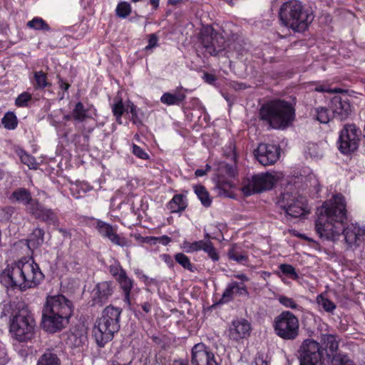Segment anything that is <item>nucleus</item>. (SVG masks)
<instances>
[{"label": "nucleus", "mask_w": 365, "mask_h": 365, "mask_svg": "<svg viewBox=\"0 0 365 365\" xmlns=\"http://www.w3.org/2000/svg\"><path fill=\"white\" fill-rule=\"evenodd\" d=\"M44 231L41 228H36L29 235L28 239V247L29 249H36L43 242Z\"/></svg>", "instance_id": "a878e982"}, {"label": "nucleus", "mask_w": 365, "mask_h": 365, "mask_svg": "<svg viewBox=\"0 0 365 365\" xmlns=\"http://www.w3.org/2000/svg\"><path fill=\"white\" fill-rule=\"evenodd\" d=\"M191 362L193 365H218L213 352L202 343L192 347Z\"/></svg>", "instance_id": "dca6fc26"}, {"label": "nucleus", "mask_w": 365, "mask_h": 365, "mask_svg": "<svg viewBox=\"0 0 365 365\" xmlns=\"http://www.w3.org/2000/svg\"><path fill=\"white\" fill-rule=\"evenodd\" d=\"M331 110H329L324 108H317L315 109L316 119L321 123H327L331 116Z\"/></svg>", "instance_id": "58836bf2"}, {"label": "nucleus", "mask_w": 365, "mask_h": 365, "mask_svg": "<svg viewBox=\"0 0 365 365\" xmlns=\"http://www.w3.org/2000/svg\"><path fill=\"white\" fill-rule=\"evenodd\" d=\"M279 268L284 275L289 277L292 279L296 280L299 279V275L292 265L282 264L279 265Z\"/></svg>", "instance_id": "a18cd8bd"}, {"label": "nucleus", "mask_w": 365, "mask_h": 365, "mask_svg": "<svg viewBox=\"0 0 365 365\" xmlns=\"http://www.w3.org/2000/svg\"><path fill=\"white\" fill-rule=\"evenodd\" d=\"M31 192L24 187H19L14 190L9 197V200L12 203H19L25 205L31 200Z\"/></svg>", "instance_id": "4be33fe9"}, {"label": "nucleus", "mask_w": 365, "mask_h": 365, "mask_svg": "<svg viewBox=\"0 0 365 365\" xmlns=\"http://www.w3.org/2000/svg\"><path fill=\"white\" fill-rule=\"evenodd\" d=\"M15 212V208L12 206H6L0 209V217L5 220H9Z\"/></svg>", "instance_id": "5fc2aeb1"}, {"label": "nucleus", "mask_w": 365, "mask_h": 365, "mask_svg": "<svg viewBox=\"0 0 365 365\" xmlns=\"http://www.w3.org/2000/svg\"><path fill=\"white\" fill-rule=\"evenodd\" d=\"M185 94L180 91L174 93H165L160 98V101L167 106H179L185 99Z\"/></svg>", "instance_id": "5701e85b"}, {"label": "nucleus", "mask_w": 365, "mask_h": 365, "mask_svg": "<svg viewBox=\"0 0 365 365\" xmlns=\"http://www.w3.org/2000/svg\"><path fill=\"white\" fill-rule=\"evenodd\" d=\"M34 78L35 82L34 86L36 89H43L51 85L48 81L46 73L42 71L34 72Z\"/></svg>", "instance_id": "72a5a7b5"}, {"label": "nucleus", "mask_w": 365, "mask_h": 365, "mask_svg": "<svg viewBox=\"0 0 365 365\" xmlns=\"http://www.w3.org/2000/svg\"><path fill=\"white\" fill-rule=\"evenodd\" d=\"M37 365H60V361L56 354L47 351L40 357Z\"/></svg>", "instance_id": "c9c22d12"}, {"label": "nucleus", "mask_w": 365, "mask_h": 365, "mask_svg": "<svg viewBox=\"0 0 365 365\" xmlns=\"http://www.w3.org/2000/svg\"><path fill=\"white\" fill-rule=\"evenodd\" d=\"M203 78L207 83L210 84L215 81V77L210 73H205Z\"/></svg>", "instance_id": "338daca9"}, {"label": "nucleus", "mask_w": 365, "mask_h": 365, "mask_svg": "<svg viewBox=\"0 0 365 365\" xmlns=\"http://www.w3.org/2000/svg\"><path fill=\"white\" fill-rule=\"evenodd\" d=\"M306 158L308 156L312 160H319L323 157V150L317 143H309L305 150Z\"/></svg>", "instance_id": "c756f323"}, {"label": "nucleus", "mask_w": 365, "mask_h": 365, "mask_svg": "<svg viewBox=\"0 0 365 365\" xmlns=\"http://www.w3.org/2000/svg\"><path fill=\"white\" fill-rule=\"evenodd\" d=\"M276 182L275 178L269 173L255 175L244 182L242 190L248 196L272 188Z\"/></svg>", "instance_id": "ddd939ff"}, {"label": "nucleus", "mask_w": 365, "mask_h": 365, "mask_svg": "<svg viewBox=\"0 0 365 365\" xmlns=\"http://www.w3.org/2000/svg\"><path fill=\"white\" fill-rule=\"evenodd\" d=\"M300 365H322L323 351L312 339L304 340L299 350Z\"/></svg>", "instance_id": "f8f14e48"}, {"label": "nucleus", "mask_w": 365, "mask_h": 365, "mask_svg": "<svg viewBox=\"0 0 365 365\" xmlns=\"http://www.w3.org/2000/svg\"><path fill=\"white\" fill-rule=\"evenodd\" d=\"M19 157L22 163L26 165L30 169L36 168V162L35 158L31 156L23 150L19 153Z\"/></svg>", "instance_id": "49530a36"}, {"label": "nucleus", "mask_w": 365, "mask_h": 365, "mask_svg": "<svg viewBox=\"0 0 365 365\" xmlns=\"http://www.w3.org/2000/svg\"><path fill=\"white\" fill-rule=\"evenodd\" d=\"M204 244V240H199L192 243L185 241L183 242V248L186 250L187 252H197L202 250Z\"/></svg>", "instance_id": "09e8293b"}, {"label": "nucleus", "mask_w": 365, "mask_h": 365, "mask_svg": "<svg viewBox=\"0 0 365 365\" xmlns=\"http://www.w3.org/2000/svg\"><path fill=\"white\" fill-rule=\"evenodd\" d=\"M143 311L148 314L149 312H150L151 311V309H152V306H151V304L149 303V302H145V303H143L141 305H140Z\"/></svg>", "instance_id": "774afa93"}, {"label": "nucleus", "mask_w": 365, "mask_h": 365, "mask_svg": "<svg viewBox=\"0 0 365 365\" xmlns=\"http://www.w3.org/2000/svg\"><path fill=\"white\" fill-rule=\"evenodd\" d=\"M195 192L205 207H208L210 206L212 200L210 197L209 193L203 186H195Z\"/></svg>", "instance_id": "4c0bfd02"}, {"label": "nucleus", "mask_w": 365, "mask_h": 365, "mask_svg": "<svg viewBox=\"0 0 365 365\" xmlns=\"http://www.w3.org/2000/svg\"><path fill=\"white\" fill-rule=\"evenodd\" d=\"M123 356V353L118 352L110 361L109 365H130L131 361L124 360Z\"/></svg>", "instance_id": "864d4df0"}, {"label": "nucleus", "mask_w": 365, "mask_h": 365, "mask_svg": "<svg viewBox=\"0 0 365 365\" xmlns=\"http://www.w3.org/2000/svg\"><path fill=\"white\" fill-rule=\"evenodd\" d=\"M43 277L38 264L34 259L22 258L1 273L0 281L7 288L26 290L37 286Z\"/></svg>", "instance_id": "f03ea898"}, {"label": "nucleus", "mask_w": 365, "mask_h": 365, "mask_svg": "<svg viewBox=\"0 0 365 365\" xmlns=\"http://www.w3.org/2000/svg\"><path fill=\"white\" fill-rule=\"evenodd\" d=\"M11 315L10 331L21 342L30 341L34 335L36 322L33 314L23 303L5 304L2 316Z\"/></svg>", "instance_id": "20e7f679"}, {"label": "nucleus", "mask_w": 365, "mask_h": 365, "mask_svg": "<svg viewBox=\"0 0 365 365\" xmlns=\"http://www.w3.org/2000/svg\"><path fill=\"white\" fill-rule=\"evenodd\" d=\"M146 285H151L156 284V280L153 278H150L146 274L145 276H143V280H142Z\"/></svg>", "instance_id": "69168bd1"}, {"label": "nucleus", "mask_w": 365, "mask_h": 365, "mask_svg": "<svg viewBox=\"0 0 365 365\" xmlns=\"http://www.w3.org/2000/svg\"><path fill=\"white\" fill-rule=\"evenodd\" d=\"M315 91H318V92H322V93H339V91L338 89H331L329 88L328 86H325V85H319V86H317L316 88H315Z\"/></svg>", "instance_id": "bf43d9fd"}, {"label": "nucleus", "mask_w": 365, "mask_h": 365, "mask_svg": "<svg viewBox=\"0 0 365 365\" xmlns=\"http://www.w3.org/2000/svg\"><path fill=\"white\" fill-rule=\"evenodd\" d=\"M316 302L327 313L333 314L336 309L335 303L325 297L323 294H320L317 297Z\"/></svg>", "instance_id": "7c9ffc66"}, {"label": "nucleus", "mask_w": 365, "mask_h": 365, "mask_svg": "<svg viewBox=\"0 0 365 365\" xmlns=\"http://www.w3.org/2000/svg\"><path fill=\"white\" fill-rule=\"evenodd\" d=\"M96 229L103 238L108 239L112 244L120 247H128L131 245V241L117 233L118 227L98 220Z\"/></svg>", "instance_id": "4468645a"}, {"label": "nucleus", "mask_w": 365, "mask_h": 365, "mask_svg": "<svg viewBox=\"0 0 365 365\" xmlns=\"http://www.w3.org/2000/svg\"><path fill=\"white\" fill-rule=\"evenodd\" d=\"M279 302L287 308H290L294 310L302 311V307L297 304L296 302L292 299L287 296L281 295L278 297Z\"/></svg>", "instance_id": "79ce46f5"}, {"label": "nucleus", "mask_w": 365, "mask_h": 365, "mask_svg": "<svg viewBox=\"0 0 365 365\" xmlns=\"http://www.w3.org/2000/svg\"><path fill=\"white\" fill-rule=\"evenodd\" d=\"M187 207V202L183 195H175L168 205V210L173 212H181Z\"/></svg>", "instance_id": "b1692460"}, {"label": "nucleus", "mask_w": 365, "mask_h": 365, "mask_svg": "<svg viewBox=\"0 0 365 365\" xmlns=\"http://www.w3.org/2000/svg\"><path fill=\"white\" fill-rule=\"evenodd\" d=\"M122 310L113 306L106 307L94 324L93 336L100 346L112 340L120 329V317Z\"/></svg>", "instance_id": "0eeeda50"}, {"label": "nucleus", "mask_w": 365, "mask_h": 365, "mask_svg": "<svg viewBox=\"0 0 365 365\" xmlns=\"http://www.w3.org/2000/svg\"><path fill=\"white\" fill-rule=\"evenodd\" d=\"M227 255L229 258L238 263L245 264L248 261V257L245 252H242L236 245L229 249Z\"/></svg>", "instance_id": "cd10ccee"}, {"label": "nucleus", "mask_w": 365, "mask_h": 365, "mask_svg": "<svg viewBox=\"0 0 365 365\" xmlns=\"http://www.w3.org/2000/svg\"><path fill=\"white\" fill-rule=\"evenodd\" d=\"M72 302L62 294L48 296L42 311V327L49 333L61 330L68 324Z\"/></svg>", "instance_id": "7ed1b4c3"}, {"label": "nucleus", "mask_w": 365, "mask_h": 365, "mask_svg": "<svg viewBox=\"0 0 365 365\" xmlns=\"http://www.w3.org/2000/svg\"><path fill=\"white\" fill-rule=\"evenodd\" d=\"M232 186V183L229 181H225V180H219L217 184V187L220 189V190H224V191H226L227 190H229L230 188H231Z\"/></svg>", "instance_id": "052dcab7"}, {"label": "nucleus", "mask_w": 365, "mask_h": 365, "mask_svg": "<svg viewBox=\"0 0 365 365\" xmlns=\"http://www.w3.org/2000/svg\"><path fill=\"white\" fill-rule=\"evenodd\" d=\"M337 336L333 334H323L322 336V341L324 343L325 349L329 353V355H332V357L339 347V341L337 340Z\"/></svg>", "instance_id": "bb28decb"}, {"label": "nucleus", "mask_w": 365, "mask_h": 365, "mask_svg": "<svg viewBox=\"0 0 365 365\" xmlns=\"http://www.w3.org/2000/svg\"><path fill=\"white\" fill-rule=\"evenodd\" d=\"M259 117L272 128L284 129L292 124L295 118V109L289 102L274 100L261 107Z\"/></svg>", "instance_id": "423d86ee"}, {"label": "nucleus", "mask_w": 365, "mask_h": 365, "mask_svg": "<svg viewBox=\"0 0 365 365\" xmlns=\"http://www.w3.org/2000/svg\"><path fill=\"white\" fill-rule=\"evenodd\" d=\"M255 156L264 166L273 165L279 158V148L275 145L261 143L255 150Z\"/></svg>", "instance_id": "2eb2a0df"}, {"label": "nucleus", "mask_w": 365, "mask_h": 365, "mask_svg": "<svg viewBox=\"0 0 365 365\" xmlns=\"http://www.w3.org/2000/svg\"><path fill=\"white\" fill-rule=\"evenodd\" d=\"M158 38L155 34L149 35L148 44L145 46V50H151L158 46Z\"/></svg>", "instance_id": "13d9d810"}, {"label": "nucleus", "mask_w": 365, "mask_h": 365, "mask_svg": "<svg viewBox=\"0 0 365 365\" xmlns=\"http://www.w3.org/2000/svg\"><path fill=\"white\" fill-rule=\"evenodd\" d=\"M248 297L247 287L243 283H238L236 281H231L228 283L224 290L220 301L227 303L232 301L235 297Z\"/></svg>", "instance_id": "f3484780"}, {"label": "nucleus", "mask_w": 365, "mask_h": 365, "mask_svg": "<svg viewBox=\"0 0 365 365\" xmlns=\"http://www.w3.org/2000/svg\"><path fill=\"white\" fill-rule=\"evenodd\" d=\"M112 111L118 123H121V117L125 112H127V106L123 103L120 98L115 97L112 105Z\"/></svg>", "instance_id": "c85d7f7f"}, {"label": "nucleus", "mask_w": 365, "mask_h": 365, "mask_svg": "<svg viewBox=\"0 0 365 365\" xmlns=\"http://www.w3.org/2000/svg\"><path fill=\"white\" fill-rule=\"evenodd\" d=\"M161 259L170 267L173 266V260L172 257L168 254L160 255Z\"/></svg>", "instance_id": "e2e57ef3"}, {"label": "nucleus", "mask_w": 365, "mask_h": 365, "mask_svg": "<svg viewBox=\"0 0 365 365\" xmlns=\"http://www.w3.org/2000/svg\"><path fill=\"white\" fill-rule=\"evenodd\" d=\"M4 127L8 130H14L16 128L18 120L13 112H7L1 119Z\"/></svg>", "instance_id": "e433bc0d"}, {"label": "nucleus", "mask_w": 365, "mask_h": 365, "mask_svg": "<svg viewBox=\"0 0 365 365\" xmlns=\"http://www.w3.org/2000/svg\"><path fill=\"white\" fill-rule=\"evenodd\" d=\"M26 26L34 30H41L49 31L51 27L41 17H34L31 21H28Z\"/></svg>", "instance_id": "f704fd0d"}, {"label": "nucleus", "mask_w": 365, "mask_h": 365, "mask_svg": "<svg viewBox=\"0 0 365 365\" xmlns=\"http://www.w3.org/2000/svg\"><path fill=\"white\" fill-rule=\"evenodd\" d=\"M361 130L354 124H346L341 130L338 140V148L341 153L354 152L359 146Z\"/></svg>", "instance_id": "9d476101"}, {"label": "nucleus", "mask_w": 365, "mask_h": 365, "mask_svg": "<svg viewBox=\"0 0 365 365\" xmlns=\"http://www.w3.org/2000/svg\"><path fill=\"white\" fill-rule=\"evenodd\" d=\"M279 16L282 24L295 32L307 30L314 20L312 12L299 0H289L280 6Z\"/></svg>", "instance_id": "39448f33"}, {"label": "nucleus", "mask_w": 365, "mask_h": 365, "mask_svg": "<svg viewBox=\"0 0 365 365\" xmlns=\"http://www.w3.org/2000/svg\"><path fill=\"white\" fill-rule=\"evenodd\" d=\"M118 284H120V287L123 291L124 295V302L128 307L131 305V299H130V292L134 286V281L131 278H130L127 273L125 274H123L118 280H117Z\"/></svg>", "instance_id": "412c9836"}, {"label": "nucleus", "mask_w": 365, "mask_h": 365, "mask_svg": "<svg viewBox=\"0 0 365 365\" xmlns=\"http://www.w3.org/2000/svg\"><path fill=\"white\" fill-rule=\"evenodd\" d=\"M351 112V105L346 99L334 97L331 101V113L340 120L347 117Z\"/></svg>", "instance_id": "aec40b11"}, {"label": "nucleus", "mask_w": 365, "mask_h": 365, "mask_svg": "<svg viewBox=\"0 0 365 365\" xmlns=\"http://www.w3.org/2000/svg\"><path fill=\"white\" fill-rule=\"evenodd\" d=\"M175 261L180 264L183 268L193 272L195 268L191 264L190 259L183 253H177L175 255Z\"/></svg>", "instance_id": "ea45409f"}, {"label": "nucleus", "mask_w": 365, "mask_h": 365, "mask_svg": "<svg viewBox=\"0 0 365 365\" xmlns=\"http://www.w3.org/2000/svg\"><path fill=\"white\" fill-rule=\"evenodd\" d=\"M88 110L85 108L81 102H78L72 110V117L75 120L82 122L89 118Z\"/></svg>", "instance_id": "473e14b6"}, {"label": "nucleus", "mask_w": 365, "mask_h": 365, "mask_svg": "<svg viewBox=\"0 0 365 365\" xmlns=\"http://www.w3.org/2000/svg\"><path fill=\"white\" fill-rule=\"evenodd\" d=\"M37 219L44 221L47 224L56 225L58 223L57 216L51 209H46L43 207Z\"/></svg>", "instance_id": "2f4dec72"}, {"label": "nucleus", "mask_w": 365, "mask_h": 365, "mask_svg": "<svg viewBox=\"0 0 365 365\" xmlns=\"http://www.w3.org/2000/svg\"><path fill=\"white\" fill-rule=\"evenodd\" d=\"M250 325L245 319L232 322L230 328L229 337L233 341H238L249 336Z\"/></svg>", "instance_id": "6ab92c4d"}, {"label": "nucleus", "mask_w": 365, "mask_h": 365, "mask_svg": "<svg viewBox=\"0 0 365 365\" xmlns=\"http://www.w3.org/2000/svg\"><path fill=\"white\" fill-rule=\"evenodd\" d=\"M315 230L320 237L336 240L342 233L349 246H359L365 240V227L351 224L345 227L346 210L344 197L336 194L317 208Z\"/></svg>", "instance_id": "f257e3e1"}, {"label": "nucleus", "mask_w": 365, "mask_h": 365, "mask_svg": "<svg viewBox=\"0 0 365 365\" xmlns=\"http://www.w3.org/2000/svg\"><path fill=\"white\" fill-rule=\"evenodd\" d=\"M331 365H356L354 361L345 354H335L331 359Z\"/></svg>", "instance_id": "c03bdc74"}, {"label": "nucleus", "mask_w": 365, "mask_h": 365, "mask_svg": "<svg viewBox=\"0 0 365 365\" xmlns=\"http://www.w3.org/2000/svg\"><path fill=\"white\" fill-rule=\"evenodd\" d=\"M133 153L140 159L146 160L148 158V155L144 151V150L137 145H133Z\"/></svg>", "instance_id": "6e6d98bb"}, {"label": "nucleus", "mask_w": 365, "mask_h": 365, "mask_svg": "<svg viewBox=\"0 0 365 365\" xmlns=\"http://www.w3.org/2000/svg\"><path fill=\"white\" fill-rule=\"evenodd\" d=\"M234 277L240 280L238 283H243V284L249 281L248 277L245 274H234Z\"/></svg>", "instance_id": "0e129e2a"}, {"label": "nucleus", "mask_w": 365, "mask_h": 365, "mask_svg": "<svg viewBox=\"0 0 365 365\" xmlns=\"http://www.w3.org/2000/svg\"><path fill=\"white\" fill-rule=\"evenodd\" d=\"M25 206L26 211L29 214L34 215L36 218L43 208V206L39 203V202L36 199H33V197H31V201L28 204H26Z\"/></svg>", "instance_id": "a19ab883"}, {"label": "nucleus", "mask_w": 365, "mask_h": 365, "mask_svg": "<svg viewBox=\"0 0 365 365\" xmlns=\"http://www.w3.org/2000/svg\"><path fill=\"white\" fill-rule=\"evenodd\" d=\"M86 335L81 330H75L68 334L66 344L71 346L79 347L86 341Z\"/></svg>", "instance_id": "393cba45"}, {"label": "nucleus", "mask_w": 365, "mask_h": 365, "mask_svg": "<svg viewBox=\"0 0 365 365\" xmlns=\"http://www.w3.org/2000/svg\"><path fill=\"white\" fill-rule=\"evenodd\" d=\"M201 42L206 51L212 56H216L226 48L225 38L210 26L202 29Z\"/></svg>", "instance_id": "9b49d317"}, {"label": "nucleus", "mask_w": 365, "mask_h": 365, "mask_svg": "<svg viewBox=\"0 0 365 365\" xmlns=\"http://www.w3.org/2000/svg\"><path fill=\"white\" fill-rule=\"evenodd\" d=\"M31 100V95L28 92H24L16 98L15 103L18 107H26Z\"/></svg>", "instance_id": "603ef678"}, {"label": "nucleus", "mask_w": 365, "mask_h": 365, "mask_svg": "<svg viewBox=\"0 0 365 365\" xmlns=\"http://www.w3.org/2000/svg\"><path fill=\"white\" fill-rule=\"evenodd\" d=\"M115 11L118 16L124 19L131 12L130 5L127 2H120L118 4Z\"/></svg>", "instance_id": "8fccbe9b"}, {"label": "nucleus", "mask_w": 365, "mask_h": 365, "mask_svg": "<svg viewBox=\"0 0 365 365\" xmlns=\"http://www.w3.org/2000/svg\"><path fill=\"white\" fill-rule=\"evenodd\" d=\"M150 240L153 241L154 244L159 242L163 245H167L171 242L170 237L167 235H163L161 237H150Z\"/></svg>", "instance_id": "4d7b16f0"}, {"label": "nucleus", "mask_w": 365, "mask_h": 365, "mask_svg": "<svg viewBox=\"0 0 365 365\" xmlns=\"http://www.w3.org/2000/svg\"><path fill=\"white\" fill-rule=\"evenodd\" d=\"M113 294L111 283L102 282L98 283L93 292V302L94 304L102 306Z\"/></svg>", "instance_id": "a211bd4d"}, {"label": "nucleus", "mask_w": 365, "mask_h": 365, "mask_svg": "<svg viewBox=\"0 0 365 365\" xmlns=\"http://www.w3.org/2000/svg\"><path fill=\"white\" fill-rule=\"evenodd\" d=\"M110 274L115 279V280H118L119 278L123 277V274H125L126 272L123 269L120 262L118 261H115L113 264L109 266L108 268Z\"/></svg>", "instance_id": "37998d69"}, {"label": "nucleus", "mask_w": 365, "mask_h": 365, "mask_svg": "<svg viewBox=\"0 0 365 365\" xmlns=\"http://www.w3.org/2000/svg\"><path fill=\"white\" fill-rule=\"evenodd\" d=\"M275 333L285 340H294L299 334L298 318L289 311H283L274 319Z\"/></svg>", "instance_id": "6e6552de"}, {"label": "nucleus", "mask_w": 365, "mask_h": 365, "mask_svg": "<svg viewBox=\"0 0 365 365\" xmlns=\"http://www.w3.org/2000/svg\"><path fill=\"white\" fill-rule=\"evenodd\" d=\"M127 112H130L131 114V120L134 124H141V120L139 119L137 113V108L131 101H128L126 103Z\"/></svg>", "instance_id": "3c124183"}, {"label": "nucleus", "mask_w": 365, "mask_h": 365, "mask_svg": "<svg viewBox=\"0 0 365 365\" xmlns=\"http://www.w3.org/2000/svg\"><path fill=\"white\" fill-rule=\"evenodd\" d=\"M252 365H268V364L264 357L259 354L255 357V362Z\"/></svg>", "instance_id": "680f3d73"}, {"label": "nucleus", "mask_w": 365, "mask_h": 365, "mask_svg": "<svg viewBox=\"0 0 365 365\" xmlns=\"http://www.w3.org/2000/svg\"><path fill=\"white\" fill-rule=\"evenodd\" d=\"M277 205L287 215L292 217H299L309 212L306 197L297 192L282 193Z\"/></svg>", "instance_id": "1a4fd4ad"}, {"label": "nucleus", "mask_w": 365, "mask_h": 365, "mask_svg": "<svg viewBox=\"0 0 365 365\" xmlns=\"http://www.w3.org/2000/svg\"><path fill=\"white\" fill-rule=\"evenodd\" d=\"M202 250H203L205 252H207L208 256L214 262L218 261V259H219V255L217 252L216 250L213 247L212 243L210 241H209V240L205 241V244H204V245L202 247Z\"/></svg>", "instance_id": "de8ad7c7"}]
</instances>
